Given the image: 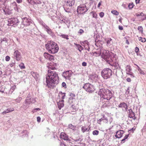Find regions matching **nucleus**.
<instances>
[{
  "label": "nucleus",
  "instance_id": "61",
  "mask_svg": "<svg viewBox=\"0 0 146 146\" xmlns=\"http://www.w3.org/2000/svg\"><path fill=\"white\" fill-rule=\"evenodd\" d=\"M7 0H0V1L2 2L3 3L2 5L5 6V3Z\"/></svg>",
  "mask_w": 146,
  "mask_h": 146
},
{
  "label": "nucleus",
  "instance_id": "9",
  "mask_svg": "<svg viewBox=\"0 0 146 146\" xmlns=\"http://www.w3.org/2000/svg\"><path fill=\"white\" fill-rule=\"evenodd\" d=\"M83 88L87 92H92L94 90V86L89 83H86L84 84Z\"/></svg>",
  "mask_w": 146,
  "mask_h": 146
},
{
  "label": "nucleus",
  "instance_id": "19",
  "mask_svg": "<svg viewBox=\"0 0 146 146\" xmlns=\"http://www.w3.org/2000/svg\"><path fill=\"white\" fill-rule=\"evenodd\" d=\"M128 111H129V117L130 118H132L134 120L135 119L136 117H135V113L131 109H130L128 110Z\"/></svg>",
  "mask_w": 146,
  "mask_h": 146
},
{
  "label": "nucleus",
  "instance_id": "37",
  "mask_svg": "<svg viewBox=\"0 0 146 146\" xmlns=\"http://www.w3.org/2000/svg\"><path fill=\"white\" fill-rule=\"evenodd\" d=\"M68 127L69 128L72 129L73 130H74L76 127L74 126L71 124L68 125Z\"/></svg>",
  "mask_w": 146,
  "mask_h": 146
},
{
  "label": "nucleus",
  "instance_id": "60",
  "mask_svg": "<svg viewBox=\"0 0 146 146\" xmlns=\"http://www.w3.org/2000/svg\"><path fill=\"white\" fill-rule=\"evenodd\" d=\"M70 97L74 98L75 97V95L72 93H70Z\"/></svg>",
  "mask_w": 146,
  "mask_h": 146
},
{
  "label": "nucleus",
  "instance_id": "12",
  "mask_svg": "<svg viewBox=\"0 0 146 146\" xmlns=\"http://www.w3.org/2000/svg\"><path fill=\"white\" fill-rule=\"evenodd\" d=\"M29 101L28 100V101H29V102H27L26 100H25V104H26V105H23L21 107L22 108L25 109H26L29 107V106H28L31 103H34L36 102V100L34 98H29Z\"/></svg>",
  "mask_w": 146,
  "mask_h": 146
},
{
  "label": "nucleus",
  "instance_id": "45",
  "mask_svg": "<svg viewBox=\"0 0 146 146\" xmlns=\"http://www.w3.org/2000/svg\"><path fill=\"white\" fill-rule=\"evenodd\" d=\"M0 40L1 41V42L2 41H4L6 42H7V39L6 38L4 37L3 38H1Z\"/></svg>",
  "mask_w": 146,
  "mask_h": 146
},
{
  "label": "nucleus",
  "instance_id": "43",
  "mask_svg": "<svg viewBox=\"0 0 146 146\" xmlns=\"http://www.w3.org/2000/svg\"><path fill=\"white\" fill-rule=\"evenodd\" d=\"M134 6V4L133 3H129L128 7L129 9L132 8Z\"/></svg>",
  "mask_w": 146,
  "mask_h": 146
},
{
  "label": "nucleus",
  "instance_id": "58",
  "mask_svg": "<svg viewBox=\"0 0 146 146\" xmlns=\"http://www.w3.org/2000/svg\"><path fill=\"white\" fill-rule=\"evenodd\" d=\"M104 15V13L103 12H101L99 14V15L101 17H103Z\"/></svg>",
  "mask_w": 146,
  "mask_h": 146
},
{
  "label": "nucleus",
  "instance_id": "17",
  "mask_svg": "<svg viewBox=\"0 0 146 146\" xmlns=\"http://www.w3.org/2000/svg\"><path fill=\"white\" fill-rule=\"evenodd\" d=\"M124 133V131L123 130H120L117 131L116 133V135H115V136L116 138H120L123 135Z\"/></svg>",
  "mask_w": 146,
  "mask_h": 146
},
{
  "label": "nucleus",
  "instance_id": "4",
  "mask_svg": "<svg viewBox=\"0 0 146 146\" xmlns=\"http://www.w3.org/2000/svg\"><path fill=\"white\" fill-rule=\"evenodd\" d=\"M112 74V70L108 68H104L101 72V76L104 79L111 78Z\"/></svg>",
  "mask_w": 146,
  "mask_h": 146
},
{
  "label": "nucleus",
  "instance_id": "63",
  "mask_svg": "<svg viewBox=\"0 0 146 146\" xmlns=\"http://www.w3.org/2000/svg\"><path fill=\"white\" fill-rule=\"evenodd\" d=\"M13 8L17 12H19V9L18 8L17 6H16V7H14Z\"/></svg>",
  "mask_w": 146,
  "mask_h": 146
},
{
  "label": "nucleus",
  "instance_id": "51",
  "mask_svg": "<svg viewBox=\"0 0 146 146\" xmlns=\"http://www.w3.org/2000/svg\"><path fill=\"white\" fill-rule=\"evenodd\" d=\"M48 59L51 61L52 60L54 59V56H53L50 54V56H49V57Z\"/></svg>",
  "mask_w": 146,
  "mask_h": 146
},
{
  "label": "nucleus",
  "instance_id": "46",
  "mask_svg": "<svg viewBox=\"0 0 146 146\" xmlns=\"http://www.w3.org/2000/svg\"><path fill=\"white\" fill-rule=\"evenodd\" d=\"M22 98L21 97H18L17 99H16L15 100L17 103H19L20 101L22 100Z\"/></svg>",
  "mask_w": 146,
  "mask_h": 146
},
{
  "label": "nucleus",
  "instance_id": "41",
  "mask_svg": "<svg viewBox=\"0 0 146 146\" xmlns=\"http://www.w3.org/2000/svg\"><path fill=\"white\" fill-rule=\"evenodd\" d=\"M19 67H20V68L21 69H25V66L24 64L22 63L21 64H20L19 65Z\"/></svg>",
  "mask_w": 146,
  "mask_h": 146
},
{
  "label": "nucleus",
  "instance_id": "21",
  "mask_svg": "<svg viewBox=\"0 0 146 146\" xmlns=\"http://www.w3.org/2000/svg\"><path fill=\"white\" fill-rule=\"evenodd\" d=\"M117 58V57L116 54L114 53H112L111 55L110 60H111V62H115V61Z\"/></svg>",
  "mask_w": 146,
  "mask_h": 146
},
{
  "label": "nucleus",
  "instance_id": "3",
  "mask_svg": "<svg viewBox=\"0 0 146 146\" xmlns=\"http://www.w3.org/2000/svg\"><path fill=\"white\" fill-rule=\"evenodd\" d=\"M45 46L48 52L51 54L57 53L59 49L57 44L52 41L48 42V43L45 44Z\"/></svg>",
  "mask_w": 146,
  "mask_h": 146
},
{
  "label": "nucleus",
  "instance_id": "25",
  "mask_svg": "<svg viewBox=\"0 0 146 146\" xmlns=\"http://www.w3.org/2000/svg\"><path fill=\"white\" fill-rule=\"evenodd\" d=\"M90 78L92 80L96 82L98 79V76L96 74L92 75Z\"/></svg>",
  "mask_w": 146,
  "mask_h": 146
},
{
  "label": "nucleus",
  "instance_id": "18",
  "mask_svg": "<svg viewBox=\"0 0 146 146\" xmlns=\"http://www.w3.org/2000/svg\"><path fill=\"white\" fill-rule=\"evenodd\" d=\"M65 2L66 3L65 4L68 6L69 7L74 5L75 3V0H66Z\"/></svg>",
  "mask_w": 146,
  "mask_h": 146
},
{
  "label": "nucleus",
  "instance_id": "64",
  "mask_svg": "<svg viewBox=\"0 0 146 146\" xmlns=\"http://www.w3.org/2000/svg\"><path fill=\"white\" fill-rule=\"evenodd\" d=\"M82 65L84 66H85L87 65V63L84 62H83L82 63Z\"/></svg>",
  "mask_w": 146,
  "mask_h": 146
},
{
  "label": "nucleus",
  "instance_id": "20",
  "mask_svg": "<svg viewBox=\"0 0 146 146\" xmlns=\"http://www.w3.org/2000/svg\"><path fill=\"white\" fill-rule=\"evenodd\" d=\"M115 70L116 71L115 75L116 76H118L123 74L122 70L121 68V67L118 68Z\"/></svg>",
  "mask_w": 146,
  "mask_h": 146
},
{
  "label": "nucleus",
  "instance_id": "59",
  "mask_svg": "<svg viewBox=\"0 0 146 146\" xmlns=\"http://www.w3.org/2000/svg\"><path fill=\"white\" fill-rule=\"evenodd\" d=\"M91 13H93V17L94 18H96L97 16V15L96 13H93V12Z\"/></svg>",
  "mask_w": 146,
  "mask_h": 146
},
{
  "label": "nucleus",
  "instance_id": "2",
  "mask_svg": "<svg viewBox=\"0 0 146 146\" xmlns=\"http://www.w3.org/2000/svg\"><path fill=\"white\" fill-rule=\"evenodd\" d=\"M46 76V86L48 88H53L59 83L58 76L56 72L48 70Z\"/></svg>",
  "mask_w": 146,
  "mask_h": 146
},
{
  "label": "nucleus",
  "instance_id": "28",
  "mask_svg": "<svg viewBox=\"0 0 146 146\" xmlns=\"http://www.w3.org/2000/svg\"><path fill=\"white\" fill-rule=\"evenodd\" d=\"M106 120V122L108 123V121L107 118L105 117V115L104 114L103 115V117L100 119L99 120H98V123H100L103 120Z\"/></svg>",
  "mask_w": 146,
  "mask_h": 146
},
{
  "label": "nucleus",
  "instance_id": "11",
  "mask_svg": "<svg viewBox=\"0 0 146 146\" xmlns=\"http://www.w3.org/2000/svg\"><path fill=\"white\" fill-rule=\"evenodd\" d=\"M13 57L17 61L20 60L22 58L21 52L18 50H15L13 54Z\"/></svg>",
  "mask_w": 146,
  "mask_h": 146
},
{
  "label": "nucleus",
  "instance_id": "15",
  "mask_svg": "<svg viewBox=\"0 0 146 146\" xmlns=\"http://www.w3.org/2000/svg\"><path fill=\"white\" fill-rule=\"evenodd\" d=\"M125 69L126 74L127 75H130L131 78H134V74L131 72L132 69L129 65H127Z\"/></svg>",
  "mask_w": 146,
  "mask_h": 146
},
{
  "label": "nucleus",
  "instance_id": "13",
  "mask_svg": "<svg viewBox=\"0 0 146 146\" xmlns=\"http://www.w3.org/2000/svg\"><path fill=\"white\" fill-rule=\"evenodd\" d=\"M72 73L71 70H67L65 72H63L62 74V76L66 79L70 80Z\"/></svg>",
  "mask_w": 146,
  "mask_h": 146
},
{
  "label": "nucleus",
  "instance_id": "27",
  "mask_svg": "<svg viewBox=\"0 0 146 146\" xmlns=\"http://www.w3.org/2000/svg\"><path fill=\"white\" fill-rule=\"evenodd\" d=\"M14 110V109L13 108H7L6 110L3 111L2 113L3 114H6L11 111H12Z\"/></svg>",
  "mask_w": 146,
  "mask_h": 146
},
{
  "label": "nucleus",
  "instance_id": "31",
  "mask_svg": "<svg viewBox=\"0 0 146 146\" xmlns=\"http://www.w3.org/2000/svg\"><path fill=\"white\" fill-rule=\"evenodd\" d=\"M90 128L88 129V128H86L85 126L83 127H82L81 130L83 133H84L85 131H88Z\"/></svg>",
  "mask_w": 146,
  "mask_h": 146
},
{
  "label": "nucleus",
  "instance_id": "53",
  "mask_svg": "<svg viewBox=\"0 0 146 146\" xmlns=\"http://www.w3.org/2000/svg\"><path fill=\"white\" fill-rule=\"evenodd\" d=\"M10 59V57L8 56H7L5 57V60L6 61H9Z\"/></svg>",
  "mask_w": 146,
  "mask_h": 146
},
{
  "label": "nucleus",
  "instance_id": "52",
  "mask_svg": "<svg viewBox=\"0 0 146 146\" xmlns=\"http://www.w3.org/2000/svg\"><path fill=\"white\" fill-rule=\"evenodd\" d=\"M84 44H85V45H86V46H89V43L87 41H85L84 42Z\"/></svg>",
  "mask_w": 146,
  "mask_h": 146
},
{
  "label": "nucleus",
  "instance_id": "14",
  "mask_svg": "<svg viewBox=\"0 0 146 146\" xmlns=\"http://www.w3.org/2000/svg\"><path fill=\"white\" fill-rule=\"evenodd\" d=\"M60 138L65 141H66L67 143H69V144L70 143L71 140L68 138V136L64 132H61L60 134Z\"/></svg>",
  "mask_w": 146,
  "mask_h": 146
},
{
  "label": "nucleus",
  "instance_id": "38",
  "mask_svg": "<svg viewBox=\"0 0 146 146\" xmlns=\"http://www.w3.org/2000/svg\"><path fill=\"white\" fill-rule=\"evenodd\" d=\"M111 13L114 15H119V12L115 10H112L111 11Z\"/></svg>",
  "mask_w": 146,
  "mask_h": 146
},
{
  "label": "nucleus",
  "instance_id": "30",
  "mask_svg": "<svg viewBox=\"0 0 146 146\" xmlns=\"http://www.w3.org/2000/svg\"><path fill=\"white\" fill-rule=\"evenodd\" d=\"M112 40V39L111 38H108L106 39V41L108 46H110L111 45V41Z\"/></svg>",
  "mask_w": 146,
  "mask_h": 146
},
{
  "label": "nucleus",
  "instance_id": "49",
  "mask_svg": "<svg viewBox=\"0 0 146 146\" xmlns=\"http://www.w3.org/2000/svg\"><path fill=\"white\" fill-rule=\"evenodd\" d=\"M144 15H145L144 14V13H143L142 12H141L140 13L136 14V16L137 17L140 16H143Z\"/></svg>",
  "mask_w": 146,
  "mask_h": 146
},
{
  "label": "nucleus",
  "instance_id": "1",
  "mask_svg": "<svg viewBox=\"0 0 146 146\" xmlns=\"http://www.w3.org/2000/svg\"><path fill=\"white\" fill-rule=\"evenodd\" d=\"M98 95L100 97V101L105 102L102 107L105 108L111 106L113 102L111 99H112L113 94L111 90L104 88L100 89L98 91Z\"/></svg>",
  "mask_w": 146,
  "mask_h": 146
},
{
  "label": "nucleus",
  "instance_id": "55",
  "mask_svg": "<svg viewBox=\"0 0 146 146\" xmlns=\"http://www.w3.org/2000/svg\"><path fill=\"white\" fill-rule=\"evenodd\" d=\"M84 31L82 29H80L78 31V33L80 34V35H81L84 33Z\"/></svg>",
  "mask_w": 146,
  "mask_h": 146
},
{
  "label": "nucleus",
  "instance_id": "10",
  "mask_svg": "<svg viewBox=\"0 0 146 146\" xmlns=\"http://www.w3.org/2000/svg\"><path fill=\"white\" fill-rule=\"evenodd\" d=\"M42 25L45 31L50 36L53 38H55L56 36L54 33L53 32L50 28L45 23L42 24Z\"/></svg>",
  "mask_w": 146,
  "mask_h": 146
},
{
  "label": "nucleus",
  "instance_id": "48",
  "mask_svg": "<svg viewBox=\"0 0 146 146\" xmlns=\"http://www.w3.org/2000/svg\"><path fill=\"white\" fill-rule=\"evenodd\" d=\"M40 109L39 108H35V109H34L32 111V112L33 113H34L35 112H36L38 111H40Z\"/></svg>",
  "mask_w": 146,
  "mask_h": 146
},
{
  "label": "nucleus",
  "instance_id": "57",
  "mask_svg": "<svg viewBox=\"0 0 146 146\" xmlns=\"http://www.w3.org/2000/svg\"><path fill=\"white\" fill-rule=\"evenodd\" d=\"M85 49L86 50H87L88 51H89L90 50V48L89 47V46H86V45H85L84 46Z\"/></svg>",
  "mask_w": 146,
  "mask_h": 146
},
{
  "label": "nucleus",
  "instance_id": "29",
  "mask_svg": "<svg viewBox=\"0 0 146 146\" xmlns=\"http://www.w3.org/2000/svg\"><path fill=\"white\" fill-rule=\"evenodd\" d=\"M74 44L77 47L78 50L80 52H81V50H82L84 49L83 47L80 44H78L75 43H74Z\"/></svg>",
  "mask_w": 146,
  "mask_h": 146
},
{
  "label": "nucleus",
  "instance_id": "6",
  "mask_svg": "<svg viewBox=\"0 0 146 146\" xmlns=\"http://www.w3.org/2000/svg\"><path fill=\"white\" fill-rule=\"evenodd\" d=\"M110 56L111 54L109 51L106 50H103L101 55L102 57L109 64H110L111 63V60H110Z\"/></svg>",
  "mask_w": 146,
  "mask_h": 146
},
{
  "label": "nucleus",
  "instance_id": "40",
  "mask_svg": "<svg viewBox=\"0 0 146 146\" xmlns=\"http://www.w3.org/2000/svg\"><path fill=\"white\" fill-rule=\"evenodd\" d=\"M99 133V131L97 130H95L92 132V134L94 135H97Z\"/></svg>",
  "mask_w": 146,
  "mask_h": 146
},
{
  "label": "nucleus",
  "instance_id": "34",
  "mask_svg": "<svg viewBox=\"0 0 146 146\" xmlns=\"http://www.w3.org/2000/svg\"><path fill=\"white\" fill-rule=\"evenodd\" d=\"M113 66H114L115 68L114 70H115L116 69H117L118 68L120 67V66H119V64L117 63H115L113 64Z\"/></svg>",
  "mask_w": 146,
  "mask_h": 146
},
{
  "label": "nucleus",
  "instance_id": "26",
  "mask_svg": "<svg viewBox=\"0 0 146 146\" xmlns=\"http://www.w3.org/2000/svg\"><path fill=\"white\" fill-rule=\"evenodd\" d=\"M59 19L60 21L66 24H68L69 22V20L68 19H66L62 18L61 17H59Z\"/></svg>",
  "mask_w": 146,
  "mask_h": 146
},
{
  "label": "nucleus",
  "instance_id": "44",
  "mask_svg": "<svg viewBox=\"0 0 146 146\" xmlns=\"http://www.w3.org/2000/svg\"><path fill=\"white\" fill-rule=\"evenodd\" d=\"M75 100V98H72V97H70L69 98V100H68V102H69V103H72L73 102V101H72L73 100Z\"/></svg>",
  "mask_w": 146,
  "mask_h": 146
},
{
  "label": "nucleus",
  "instance_id": "35",
  "mask_svg": "<svg viewBox=\"0 0 146 146\" xmlns=\"http://www.w3.org/2000/svg\"><path fill=\"white\" fill-rule=\"evenodd\" d=\"M60 36L64 38H66L67 40L69 39L68 38V35H60Z\"/></svg>",
  "mask_w": 146,
  "mask_h": 146
},
{
  "label": "nucleus",
  "instance_id": "62",
  "mask_svg": "<svg viewBox=\"0 0 146 146\" xmlns=\"http://www.w3.org/2000/svg\"><path fill=\"white\" fill-rule=\"evenodd\" d=\"M139 48L137 47H136L135 48V51L137 53H138L139 51Z\"/></svg>",
  "mask_w": 146,
  "mask_h": 146
},
{
  "label": "nucleus",
  "instance_id": "33",
  "mask_svg": "<svg viewBox=\"0 0 146 146\" xmlns=\"http://www.w3.org/2000/svg\"><path fill=\"white\" fill-rule=\"evenodd\" d=\"M129 134L126 135L125 137H124L121 140V143H123L125 142V141L126 140V139H127L129 137Z\"/></svg>",
  "mask_w": 146,
  "mask_h": 146
},
{
  "label": "nucleus",
  "instance_id": "24",
  "mask_svg": "<svg viewBox=\"0 0 146 146\" xmlns=\"http://www.w3.org/2000/svg\"><path fill=\"white\" fill-rule=\"evenodd\" d=\"M64 100H62L60 101L57 103L58 107L59 110H60L61 108L64 106Z\"/></svg>",
  "mask_w": 146,
  "mask_h": 146
},
{
  "label": "nucleus",
  "instance_id": "39",
  "mask_svg": "<svg viewBox=\"0 0 146 146\" xmlns=\"http://www.w3.org/2000/svg\"><path fill=\"white\" fill-rule=\"evenodd\" d=\"M50 54H48V53L45 52L44 54V57L46 59H48V58L50 56Z\"/></svg>",
  "mask_w": 146,
  "mask_h": 146
},
{
  "label": "nucleus",
  "instance_id": "47",
  "mask_svg": "<svg viewBox=\"0 0 146 146\" xmlns=\"http://www.w3.org/2000/svg\"><path fill=\"white\" fill-rule=\"evenodd\" d=\"M32 98L31 97V95L30 94H29L27 97L26 99L25 100H26V101H27V102H29V101H29V98Z\"/></svg>",
  "mask_w": 146,
  "mask_h": 146
},
{
  "label": "nucleus",
  "instance_id": "8",
  "mask_svg": "<svg viewBox=\"0 0 146 146\" xmlns=\"http://www.w3.org/2000/svg\"><path fill=\"white\" fill-rule=\"evenodd\" d=\"M20 21L17 18H12L8 19V24L7 25L9 26H13L14 25H18Z\"/></svg>",
  "mask_w": 146,
  "mask_h": 146
},
{
  "label": "nucleus",
  "instance_id": "23",
  "mask_svg": "<svg viewBox=\"0 0 146 146\" xmlns=\"http://www.w3.org/2000/svg\"><path fill=\"white\" fill-rule=\"evenodd\" d=\"M119 108H123L125 109L126 111H127V106L126 104L125 103H121L118 106Z\"/></svg>",
  "mask_w": 146,
  "mask_h": 146
},
{
  "label": "nucleus",
  "instance_id": "7",
  "mask_svg": "<svg viewBox=\"0 0 146 146\" xmlns=\"http://www.w3.org/2000/svg\"><path fill=\"white\" fill-rule=\"evenodd\" d=\"M88 10V9L86 7L85 4H83L80 5L78 7L77 12L78 14L84 15Z\"/></svg>",
  "mask_w": 146,
  "mask_h": 146
},
{
  "label": "nucleus",
  "instance_id": "36",
  "mask_svg": "<svg viewBox=\"0 0 146 146\" xmlns=\"http://www.w3.org/2000/svg\"><path fill=\"white\" fill-rule=\"evenodd\" d=\"M137 66L138 67V71L139 72L140 74H143V75L145 74L144 72L143 71H142L141 69L140 68H139V67L137 65Z\"/></svg>",
  "mask_w": 146,
  "mask_h": 146
},
{
  "label": "nucleus",
  "instance_id": "42",
  "mask_svg": "<svg viewBox=\"0 0 146 146\" xmlns=\"http://www.w3.org/2000/svg\"><path fill=\"white\" fill-rule=\"evenodd\" d=\"M11 7H12L13 8L17 6V5L16 3L14 1L13 3H11L10 5Z\"/></svg>",
  "mask_w": 146,
  "mask_h": 146
},
{
  "label": "nucleus",
  "instance_id": "54",
  "mask_svg": "<svg viewBox=\"0 0 146 146\" xmlns=\"http://www.w3.org/2000/svg\"><path fill=\"white\" fill-rule=\"evenodd\" d=\"M143 27L142 26H139L138 27V29L139 31L142 32H143Z\"/></svg>",
  "mask_w": 146,
  "mask_h": 146
},
{
  "label": "nucleus",
  "instance_id": "56",
  "mask_svg": "<svg viewBox=\"0 0 146 146\" xmlns=\"http://www.w3.org/2000/svg\"><path fill=\"white\" fill-rule=\"evenodd\" d=\"M62 87H64L65 88H66V85L65 82H63L62 83Z\"/></svg>",
  "mask_w": 146,
  "mask_h": 146
},
{
  "label": "nucleus",
  "instance_id": "50",
  "mask_svg": "<svg viewBox=\"0 0 146 146\" xmlns=\"http://www.w3.org/2000/svg\"><path fill=\"white\" fill-rule=\"evenodd\" d=\"M48 68L49 69H50V70H53L55 69V67L54 66H52V65H50L48 66Z\"/></svg>",
  "mask_w": 146,
  "mask_h": 146
},
{
  "label": "nucleus",
  "instance_id": "22",
  "mask_svg": "<svg viewBox=\"0 0 146 146\" xmlns=\"http://www.w3.org/2000/svg\"><path fill=\"white\" fill-rule=\"evenodd\" d=\"M63 7L66 12L68 13H71V9L68 6L64 4L63 5Z\"/></svg>",
  "mask_w": 146,
  "mask_h": 146
},
{
  "label": "nucleus",
  "instance_id": "16",
  "mask_svg": "<svg viewBox=\"0 0 146 146\" xmlns=\"http://www.w3.org/2000/svg\"><path fill=\"white\" fill-rule=\"evenodd\" d=\"M72 139L75 142L78 143H81L80 142L83 140L82 136V135H78V136L74 137Z\"/></svg>",
  "mask_w": 146,
  "mask_h": 146
},
{
  "label": "nucleus",
  "instance_id": "32",
  "mask_svg": "<svg viewBox=\"0 0 146 146\" xmlns=\"http://www.w3.org/2000/svg\"><path fill=\"white\" fill-rule=\"evenodd\" d=\"M16 88V86L15 85L12 86L10 88L9 93L12 94Z\"/></svg>",
  "mask_w": 146,
  "mask_h": 146
},
{
  "label": "nucleus",
  "instance_id": "5",
  "mask_svg": "<svg viewBox=\"0 0 146 146\" xmlns=\"http://www.w3.org/2000/svg\"><path fill=\"white\" fill-rule=\"evenodd\" d=\"M21 25L27 27L33 24V21L29 17H24L21 18Z\"/></svg>",
  "mask_w": 146,
  "mask_h": 146
}]
</instances>
